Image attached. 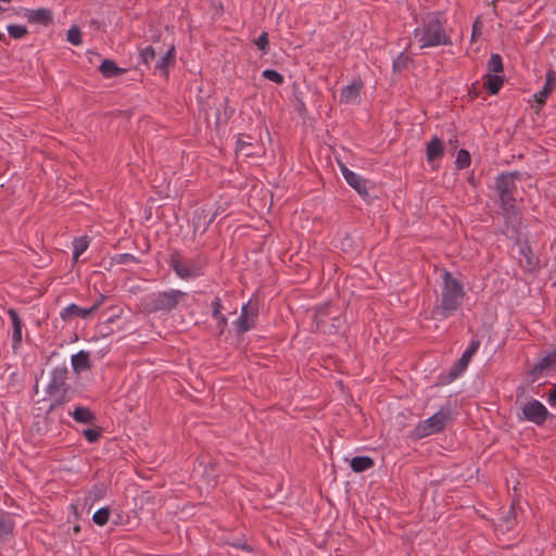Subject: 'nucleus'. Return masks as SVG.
<instances>
[{"instance_id": "1", "label": "nucleus", "mask_w": 556, "mask_h": 556, "mask_svg": "<svg viewBox=\"0 0 556 556\" xmlns=\"http://www.w3.org/2000/svg\"><path fill=\"white\" fill-rule=\"evenodd\" d=\"M521 179L519 172L502 173L495 179L494 189L498 195L500 206L503 210L505 226L517 231L521 223V213L516 205L514 193L517 181Z\"/></svg>"}, {"instance_id": "2", "label": "nucleus", "mask_w": 556, "mask_h": 556, "mask_svg": "<svg viewBox=\"0 0 556 556\" xmlns=\"http://www.w3.org/2000/svg\"><path fill=\"white\" fill-rule=\"evenodd\" d=\"M442 279L441 300L431 309V317L440 321L453 316L460 308L465 298L463 283L452 273L445 270Z\"/></svg>"}, {"instance_id": "3", "label": "nucleus", "mask_w": 556, "mask_h": 556, "mask_svg": "<svg viewBox=\"0 0 556 556\" xmlns=\"http://www.w3.org/2000/svg\"><path fill=\"white\" fill-rule=\"evenodd\" d=\"M414 36L421 43L420 48L452 45V39L442 21V14L439 12L428 13L422 18L421 25L415 28Z\"/></svg>"}, {"instance_id": "4", "label": "nucleus", "mask_w": 556, "mask_h": 556, "mask_svg": "<svg viewBox=\"0 0 556 556\" xmlns=\"http://www.w3.org/2000/svg\"><path fill=\"white\" fill-rule=\"evenodd\" d=\"M187 296V293L176 289L152 292L141 299L142 311L147 314L170 312Z\"/></svg>"}, {"instance_id": "5", "label": "nucleus", "mask_w": 556, "mask_h": 556, "mask_svg": "<svg viewBox=\"0 0 556 556\" xmlns=\"http://www.w3.org/2000/svg\"><path fill=\"white\" fill-rule=\"evenodd\" d=\"M452 419V412L448 407L441 408L429 418L421 420L410 431L409 438L420 440L434 433H439L446 427V422Z\"/></svg>"}, {"instance_id": "6", "label": "nucleus", "mask_w": 556, "mask_h": 556, "mask_svg": "<svg viewBox=\"0 0 556 556\" xmlns=\"http://www.w3.org/2000/svg\"><path fill=\"white\" fill-rule=\"evenodd\" d=\"M68 369L65 364L55 366L50 374V380L46 388L47 394L70 393L71 386L67 383Z\"/></svg>"}, {"instance_id": "7", "label": "nucleus", "mask_w": 556, "mask_h": 556, "mask_svg": "<svg viewBox=\"0 0 556 556\" xmlns=\"http://www.w3.org/2000/svg\"><path fill=\"white\" fill-rule=\"evenodd\" d=\"M169 266L181 279H190L202 275V267L192 261L182 262L180 254L174 252L169 258Z\"/></svg>"}, {"instance_id": "8", "label": "nucleus", "mask_w": 556, "mask_h": 556, "mask_svg": "<svg viewBox=\"0 0 556 556\" xmlns=\"http://www.w3.org/2000/svg\"><path fill=\"white\" fill-rule=\"evenodd\" d=\"M480 344H481L480 340H478V339H472L470 341L468 348L462 354L460 358L451 367L448 375H447L446 382H452L467 369L469 363L471 362L472 356L479 350Z\"/></svg>"}, {"instance_id": "9", "label": "nucleus", "mask_w": 556, "mask_h": 556, "mask_svg": "<svg viewBox=\"0 0 556 556\" xmlns=\"http://www.w3.org/2000/svg\"><path fill=\"white\" fill-rule=\"evenodd\" d=\"M105 299L106 296L101 294L100 298L88 308H83L77 304L72 303L62 309L60 316L64 321H70L75 317L87 319L99 309Z\"/></svg>"}, {"instance_id": "10", "label": "nucleus", "mask_w": 556, "mask_h": 556, "mask_svg": "<svg viewBox=\"0 0 556 556\" xmlns=\"http://www.w3.org/2000/svg\"><path fill=\"white\" fill-rule=\"evenodd\" d=\"M257 316V307L251 306L250 303L244 304L239 318L233 323L237 336H241L255 328Z\"/></svg>"}, {"instance_id": "11", "label": "nucleus", "mask_w": 556, "mask_h": 556, "mask_svg": "<svg viewBox=\"0 0 556 556\" xmlns=\"http://www.w3.org/2000/svg\"><path fill=\"white\" fill-rule=\"evenodd\" d=\"M523 419L542 426L549 415L546 407L538 400H531L522 406Z\"/></svg>"}, {"instance_id": "12", "label": "nucleus", "mask_w": 556, "mask_h": 556, "mask_svg": "<svg viewBox=\"0 0 556 556\" xmlns=\"http://www.w3.org/2000/svg\"><path fill=\"white\" fill-rule=\"evenodd\" d=\"M341 173L345 181L364 199L369 198L367 189V180L349 169L344 164L340 163Z\"/></svg>"}, {"instance_id": "13", "label": "nucleus", "mask_w": 556, "mask_h": 556, "mask_svg": "<svg viewBox=\"0 0 556 556\" xmlns=\"http://www.w3.org/2000/svg\"><path fill=\"white\" fill-rule=\"evenodd\" d=\"M23 16L30 24H38L42 26H49L53 23V13L50 9H24Z\"/></svg>"}, {"instance_id": "14", "label": "nucleus", "mask_w": 556, "mask_h": 556, "mask_svg": "<svg viewBox=\"0 0 556 556\" xmlns=\"http://www.w3.org/2000/svg\"><path fill=\"white\" fill-rule=\"evenodd\" d=\"M554 366H556V349L548 352L536 364H534V366L529 370L528 375L531 377L532 381H535L545 370Z\"/></svg>"}, {"instance_id": "15", "label": "nucleus", "mask_w": 556, "mask_h": 556, "mask_svg": "<svg viewBox=\"0 0 556 556\" xmlns=\"http://www.w3.org/2000/svg\"><path fill=\"white\" fill-rule=\"evenodd\" d=\"M556 87V72L554 70H548L546 72L545 85L543 88L534 94L535 102L541 108L545 104L548 96L553 92Z\"/></svg>"}, {"instance_id": "16", "label": "nucleus", "mask_w": 556, "mask_h": 556, "mask_svg": "<svg viewBox=\"0 0 556 556\" xmlns=\"http://www.w3.org/2000/svg\"><path fill=\"white\" fill-rule=\"evenodd\" d=\"M333 314V306L330 303H326L316 307L314 314V320L316 324V328L318 330H323L324 332H331V329L327 327V318Z\"/></svg>"}, {"instance_id": "17", "label": "nucleus", "mask_w": 556, "mask_h": 556, "mask_svg": "<svg viewBox=\"0 0 556 556\" xmlns=\"http://www.w3.org/2000/svg\"><path fill=\"white\" fill-rule=\"evenodd\" d=\"M175 46L172 45L168 50L162 55L154 65V71L160 72L163 76H168V71L175 65Z\"/></svg>"}, {"instance_id": "18", "label": "nucleus", "mask_w": 556, "mask_h": 556, "mask_svg": "<svg viewBox=\"0 0 556 556\" xmlns=\"http://www.w3.org/2000/svg\"><path fill=\"white\" fill-rule=\"evenodd\" d=\"M8 315L10 316L12 326H13L12 345H13V349H16L22 342L23 324H22V320H21L20 315L16 309L9 308Z\"/></svg>"}, {"instance_id": "19", "label": "nucleus", "mask_w": 556, "mask_h": 556, "mask_svg": "<svg viewBox=\"0 0 556 556\" xmlns=\"http://www.w3.org/2000/svg\"><path fill=\"white\" fill-rule=\"evenodd\" d=\"M444 154V144L443 141L438 138L433 137L427 144L426 149V156L427 161L429 163L434 162L435 160H439Z\"/></svg>"}, {"instance_id": "20", "label": "nucleus", "mask_w": 556, "mask_h": 556, "mask_svg": "<svg viewBox=\"0 0 556 556\" xmlns=\"http://www.w3.org/2000/svg\"><path fill=\"white\" fill-rule=\"evenodd\" d=\"M236 152L241 153L247 157L255 155L252 137L249 135L240 134L236 141Z\"/></svg>"}, {"instance_id": "21", "label": "nucleus", "mask_w": 556, "mask_h": 556, "mask_svg": "<svg viewBox=\"0 0 556 556\" xmlns=\"http://www.w3.org/2000/svg\"><path fill=\"white\" fill-rule=\"evenodd\" d=\"M71 416L74 418L76 422L85 424V425H93L96 421L94 413L85 406H77L72 413Z\"/></svg>"}, {"instance_id": "22", "label": "nucleus", "mask_w": 556, "mask_h": 556, "mask_svg": "<svg viewBox=\"0 0 556 556\" xmlns=\"http://www.w3.org/2000/svg\"><path fill=\"white\" fill-rule=\"evenodd\" d=\"M99 71L105 78L117 77L126 72L125 68L118 67L117 64L110 59H104L102 61L101 65L99 66Z\"/></svg>"}, {"instance_id": "23", "label": "nucleus", "mask_w": 556, "mask_h": 556, "mask_svg": "<svg viewBox=\"0 0 556 556\" xmlns=\"http://www.w3.org/2000/svg\"><path fill=\"white\" fill-rule=\"evenodd\" d=\"M72 366L74 371L76 372L89 370L91 368L89 353L85 351H79L78 353L74 354L72 356Z\"/></svg>"}, {"instance_id": "24", "label": "nucleus", "mask_w": 556, "mask_h": 556, "mask_svg": "<svg viewBox=\"0 0 556 556\" xmlns=\"http://www.w3.org/2000/svg\"><path fill=\"white\" fill-rule=\"evenodd\" d=\"M484 88L492 96L497 94L504 84L502 76L497 74H486L483 76Z\"/></svg>"}, {"instance_id": "25", "label": "nucleus", "mask_w": 556, "mask_h": 556, "mask_svg": "<svg viewBox=\"0 0 556 556\" xmlns=\"http://www.w3.org/2000/svg\"><path fill=\"white\" fill-rule=\"evenodd\" d=\"M227 103L228 100L225 99L223 102L216 103V100H214V106L216 109L215 113V127L218 128L222 124H226L228 119L230 118L232 114V110L228 113L227 112Z\"/></svg>"}, {"instance_id": "26", "label": "nucleus", "mask_w": 556, "mask_h": 556, "mask_svg": "<svg viewBox=\"0 0 556 556\" xmlns=\"http://www.w3.org/2000/svg\"><path fill=\"white\" fill-rule=\"evenodd\" d=\"M351 468L354 472H364L375 466V460L370 456H355L351 459Z\"/></svg>"}, {"instance_id": "27", "label": "nucleus", "mask_w": 556, "mask_h": 556, "mask_svg": "<svg viewBox=\"0 0 556 556\" xmlns=\"http://www.w3.org/2000/svg\"><path fill=\"white\" fill-rule=\"evenodd\" d=\"M14 529V521L7 513H0V540L11 535Z\"/></svg>"}, {"instance_id": "28", "label": "nucleus", "mask_w": 556, "mask_h": 556, "mask_svg": "<svg viewBox=\"0 0 556 556\" xmlns=\"http://www.w3.org/2000/svg\"><path fill=\"white\" fill-rule=\"evenodd\" d=\"M361 85L351 84L342 88L341 90V102H351L355 100L359 94Z\"/></svg>"}, {"instance_id": "29", "label": "nucleus", "mask_w": 556, "mask_h": 556, "mask_svg": "<svg viewBox=\"0 0 556 556\" xmlns=\"http://www.w3.org/2000/svg\"><path fill=\"white\" fill-rule=\"evenodd\" d=\"M504 70L502 56L498 53H493L488 61L489 74H498Z\"/></svg>"}, {"instance_id": "30", "label": "nucleus", "mask_w": 556, "mask_h": 556, "mask_svg": "<svg viewBox=\"0 0 556 556\" xmlns=\"http://www.w3.org/2000/svg\"><path fill=\"white\" fill-rule=\"evenodd\" d=\"M204 213H205V211L202 210L200 214H197L193 217V227H194L195 230L199 229L202 226L203 227V231H205L208 228V226L213 223L215 217H216V213H214L208 218V220H205L206 219V215Z\"/></svg>"}, {"instance_id": "31", "label": "nucleus", "mask_w": 556, "mask_h": 556, "mask_svg": "<svg viewBox=\"0 0 556 556\" xmlns=\"http://www.w3.org/2000/svg\"><path fill=\"white\" fill-rule=\"evenodd\" d=\"M51 399H52V402L47 410V414H50L52 413L53 410H55L58 407L64 405L66 402L70 401V395L68 393H62L60 392L59 394H48Z\"/></svg>"}, {"instance_id": "32", "label": "nucleus", "mask_w": 556, "mask_h": 556, "mask_svg": "<svg viewBox=\"0 0 556 556\" xmlns=\"http://www.w3.org/2000/svg\"><path fill=\"white\" fill-rule=\"evenodd\" d=\"M110 514L111 511L109 507H102L93 514L92 520L96 525L102 527L108 523Z\"/></svg>"}, {"instance_id": "33", "label": "nucleus", "mask_w": 556, "mask_h": 556, "mask_svg": "<svg viewBox=\"0 0 556 556\" xmlns=\"http://www.w3.org/2000/svg\"><path fill=\"white\" fill-rule=\"evenodd\" d=\"M7 30L13 39H21L28 34L26 26L17 24L8 25Z\"/></svg>"}, {"instance_id": "34", "label": "nucleus", "mask_w": 556, "mask_h": 556, "mask_svg": "<svg viewBox=\"0 0 556 556\" xmlns=\"http://www.w3.org/2000/svg\"><path fill=\"white\" fill-rule=\"evenodd\" d=\"M456 166L459 169H464L469 167L471 163L470 153L466 149H460L456 156Z\"/></svg>"}, {"instance_id": "35", "label": "nucleus", "mask_w": 556, "mask_h": 556, "mask_svg": "<svg viewBox=\"0 0 556 556\" xmlns=\"http://www.w3.org/2000/svg\"><path fill=\"white\" fill-rule=\"evenodd\" d=\"M139 56L143 64L149 65L155 59L156 51H155L154 47L148 46L140 50Z\"/></svg>"}, {"instance_id": "36", "label": "nucleus", "mask_w": 556, "mask_h": 556, "mask_svg": "<svg viewBox=\"0 0 556 556\" xmlns=\"http://www.w3.org/2000/svg\"><path fill=\"white\" fill-rule=\"evenodd\" d=\"M262 76L277 85H282L285 83L283 75L271 68L264 70Z\"/></svg>"}, {"instance_id": "37", "label": "nucleus", "mask_w": 556, "mask_h": 556, "mask_svg": "<svg viewBox=\"0 0 556 556\" xmlns=\"http://www.w3.org/2000/svg\"><path fill=\"white\" fill-rule=\"evenodd\" d=\"M67 41L74 46H79L83 42L81 31L78 26H72L67 30Z\"/></svg>"}, {"instance_id": "38", "label": "nucleus", "mask_w": 556, "mask_h": 556, "mask_svg": "<svg viewBox=\"0 0 556 556\" xmlns=\"http://www.w3.org/2000/svg\"><path fill=\"white\" fill-rule=\"evenodd\" d=\"M88 248V241L85 237H80L74 240L73 256L75 260L79 257Z\"/></svg>"}, {"instance_id": "39", "label": "nucleus", "mask_w": 556, "mask_h": 556, "mask_svg": "<svg viewBox=\"0 0 556 556\" xmlns=\"http://www.w3.org/2000/svg\"><path fill=\"white\" fill-rule=\"evenodd\" d=\"M409 58L405 53H400L397 58L393 61V71L402 72L408 65Z\"/></svg>"}, {"instance_id": "40", "label": "nucleus", "mask_w": 556, "mask_h": 556, "mask_svg": "<svg viewBox=\"0 0 556 556\" xmlns=\"http://www.w3.org/2000/svg\"><path fill=\"white\" fill-rule=\"evenodd\" d=\"M83 435L89 443H96L102 435L100 429L87 428L83 431Z\"/></svg>"}, {"instance_id": "41", "label": "nucleus", "mask_w": 556, "mask_h": 556, "mask_svg": "<svg viewBox=\"0 0 556 556\" xmlns=\"http://www.w3.org/2000/svg\"><path fill=\"white\" fill-rule=\"evenodd\" d=\"M255 45L263 53H267L269 50L268 34L266 31H263L255 40Z\"/></svg>"}, {"instance_id": "42", "label": "nucleus", "mask_w": 556, "mask_h": 556, "mask_svg": "<svg viewBox=\"0 0 556 556\" xmlns=\"http://www.w3.org/2000/svg\"><path fill=\"white\" fill-rule=\"evenodd\" d=\"M211 307H212V317L213 318H217V317H220V316H224L222 314V308H223V305H222V300L216 296L212 304H211Z\"/></svg>"}, {"instance_id": "43", "label": "nucleus", "mask_w": 556, "mask_h": 556, "mask_svg": "<svg viewBox=\"0 0 556 556\" xmlns=\"http://www.w3.org/2000/svg\"><path fill=\"white\" fill-rule=\"evenodd\" d=\"M516 519V511L514 505L510 506L509 511L503 516V521L507 527H510Z\"/></svg>"}, {"instance_id": "44", "label": "nucleus", "mask_w": 556, "mask_h": 556, "mask_svg": "<svg viewBox=\"0 0 556 556\" xmlns=\"http://www.w3.org/2000/svg\"><path fill=\"white\" fill-rule=\"evenodd\" d=\"M216 319H217L216 328L218 330V336H222L224 333L225 329L227 328L228 320L225 315L217 317Z\"/></svg>"}, {"instance_id": "45", "label": "nucleus", "mask_w": 556, "mask_h": 556, "mask_svg": "<svg viewBox=\"0 0 556 556\" xmlns=\"http://www.w3.org/2000/svg\"><path fill=\"white\" fill-rule=\"evenodd\" d=\"M547 401L551 405H556V384L548 391Z\"/></svg>"}, {"instance_id": "46", "label": "nucleus", "mask_w": 556, "mask_h": 556, "mask_svg": "<svg viewBox=\"0 0 556 556\" xmlns=\"http://www.w3.org/2000/svg\"><path fill=\"white\" fill-rule=\"evenodd\" d=\"M480 22L479 21H476L472 25V34H471V40H475L476 37L480 36L481 35V31H480Z\"/></svg>"}, {"instance_id": "47", "label": "nucleus", "mask_w": 556, "mask_h": 556, "mask_svg": "<svg viewBox=\"0 0 556 556\" xmlns=\"http://www.w3.org/2000/svg\"><path fill=\"white\" fill-rule=\"evenodd\" d=\"M332 320V324H331V327L333 329H337L339 328V321H340V318L338 316H333L330 318Z\"/></svg>"}, {"instance_id": "48", "label": "nucleus", "mask_w": 556, "mask_h": 556, "mask_svg": "<svg viewBox=\"0 0 556 556\" xmlns=\"http://www.w3.org/2000/svg\"><path fill=\"white\" fill-rule=\"evenodd\" d=\"M135 260V256H132L131 254H123L122 255V262L123 263H126L128 261H134Z\"/></svg>"}, {"instance_id": "49", "label": "nucleus", "mask_w": 556, "mask_h": 556, "mask_svg": "<svg viewBox=\"0 0 556 556\" xmlns=\"http://www.w3.org/2000/svg\"><path fill=\"white\" fill-rule=\"evenodd\" d=\"M232 545L236 546V547L242 548V549L250 551L249 545H247L245 543L237 542V543H232Z\"/></svg>"}, {"instance_id": "50", "label": "nucleus", "mask_w": 556, "mask_h": 556, "mask_svg": "<svg viewBox=\"0 0 556 556\" xmlns=\"http://www.w3.org/2000/svg\"><path fill=\"white\" fill-rule=\"evenodd\" d=\"M0 40L4 41L5 40V36L3 33L0 31Z\"/></svg>"}, {"instance_id": "51", "label": "nucleus", "mask_w": 556, "mask_h": 556, "mask_svg": "<svg viewBox=\"0 0 556 556\" xmlns=\"http://www.w3.org/2000/svg\"><path fill=\"white\" fill-rule=\"evenodd\" d=\"M204 117H205V121L208 122V116H207V112L206 111L204 112Z\"/></svg>"}, {"instance_id": "52", "label": "nucleus", "mask_w": 556, "mask_h": 556, "mask_svg": "<svg viewBox=\"0 0 556 556\" xmlns=\"http://www.w3.org/2000/svg\"><path fill=\"white\" fill-rule=\"evenodd\" d=\"M497 0H492L491 4L495 8V3Z\"/></svg>"}, {"instance_id": "53", "label": "nucleus", "mask_w": 556, "mask_h": 556, "mask_svg": "<svg viewBox=\"0 0 556 556\" xmlns=\"http://www.w3.org/2000/svg\"><path fill=\"white\" fill-rule=\"evenodd\" d=\"M3 11L2 7L0 5V12Z\"/></svg>"}]
</instances>
